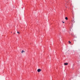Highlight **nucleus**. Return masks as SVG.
Segmentation results:
<instances>
[{"instance_id":"nucleus-1","label":"nucleus","mask_w":80,"mask_h":80,"mask_svg":"<svg viewBox=\"0 0 80 80\" xmlns=\"http://www.w3.org/2000/svg\"><path fill=\"white\" fill-rule=\"evenodd\" d=\"M42 71V70L40 69H38V72H40Z\"/></svg>"},{"instance_id":"nucleus-2","label":"nucleus","mask_w":80,"mask_h":80,"mask_svg":"<svg viewBox=\"0 0 80 80\" xmlns=\"http://www.w3.org/2000/svg\"><path fill=\"white\" fill-rule=\"evenodd\" d=\"M22 53H25V51L22 50L21 52Z\"/></svg>"},{"instance_id":"nucleus-3","label":"nucleus","mask_w":80,"mask_h":80,"mask_svg":"<svg viewBox=\"0 0 80 80\" xmlns=\"http://www.w3.org/2000/svg\"><path fill=\"white\" fill-rule=\"evenodd\" d=\"M64 65H68V63H64Z\"/></svg>"},{"instance_id":"nucleus-4","label":"nucleus","mask_w":80,"mask_h":80,"mask_svg":"<svg viewBox=\"0 0 80 80\" xmlns=\"http://www.w3.org/2000/svg\"><path fill=\"white\" fill-rule=\"evenodd\" d=\"M65 19L67 20H68V18H67V17H66L65 18Z\"/></svg>"},{"instance_id":"nucleus-5","label":"nucleus","mask_w":80,"mask_h":80,"mask_svg":"<svg viewBox=\"0 0 80 80\" xmlns=\"http://www.w3.org/2000/svg\"><path fill=\"white\" fill-rule=\"evenodd\" d=\"M69 43H71V42H70V41H69Z\"/></svg>"},{"instance_id":"nucleus-6","label":"nucleus","mask_w":80,"mask_h":80,"mask_svg":"<svg viewBox=\"0 0 80 80\" xmlns=\"http://www.w3.org/2000/svg\"><path fill=\"white\" fill-rule=\"evenodd\" d=\"M17 33H20L18 32V31L17 32Z\"/></svg>"},{"instance_id":"nucleus-7","label":"nucleus","mask_w":80,"mask_h":80,"mask_svg":"<svg viewBox=\"0 0 80 80\" xmlns=\"http://www.w3.org/2000/svg\"><path fill=\"white\" fill-rule=\"evenodd\" d=\"M63 23H65V22H62Z\"/></svg>"},{"instance_id":"nucleus-8","label":"nucleus","mask_w":80,"mask_h":80,"mask_svg":"<svg viewBox=\"0 0 80 80\" xmlns=\"http://www.w3.org/2000/svg\"><path fill=\"white\" fill-rule=\"evenodd\" d=\"M14 34H15V33H14Z\"/></svg>"},{"instance_id":"nucleus-9","label":"nucleus","mask_w":80,"mask_h":80,"mask_svg":"<svg viewBox=\"0 0 80 80\" xmlns=\"http://www.w3.org/2000/svg\"><path fill=\"white\" fill-rule=\"evenodd\" d=\"M11 33H12V32H11Z\"/></svg>"}]
</instances>
